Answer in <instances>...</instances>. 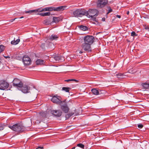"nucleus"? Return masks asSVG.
<instances>
[{
    "instance_id": "nucleus-35",
    "label": "nucleus",
    "mask_w": 149,
    "mask_h": 149,
    "mask_svg": "<svg viewBox=\"0 0 149 149\" xmlns=\"http://www.w3.org/2000/svg\"><path fill=\"white\" fill-rule=\"evenodd\" d=\"M131 36H137V35L134 31H132L131 33Z\"/></svg>"
},
{
    "instance_id": "nucleus-46",
    "label": "nucleus",
    "mask_w": 149,
    "mask_h": 149,
    "mask_svg": "<svg viewBox=\"0 0 149 149\" xmlns=\"http://www.w3.org/2000/svg\"><path fill=\"white\" fill-rule=\"evenodd\" d=\"M38 148L43 149V147L39 146Z\"/></svg>"
},
{
    "instance_id": "nucleus-21",
    "label": "nucleus",
    "mask_w": 149,
    "mask_h": 149,
    "mask_svg": "<svg viewBox=\"0 0 149 149\" xmlns=\"http://www.w3.org/2000/svg\"><path fill=\"white\" fill-rule=\"evenodd\" d=\"M74 114V112H70L68 114H67L65 115L66 120L68 119L71 116L73 115Z\"/></svg>"
},
{
    "instance_id": "nucleus-10",
    "label": "nucleus",
    "mask_w": 149,
    "mask_h": 149,
    "mask_svg": "<svg viewBox=\"0 0 149 149\" xmlns=\"http://www.w3.org/2000/svg\"><path fill=\"white\" fill-rule=\"evenodd\" d=\"M9 84L6 81L2 80L0 81V89L5 90L9 86Z\"/></svg>"
},
{
    "instance_id": "nucleus-32",
    "label": "nucleus",
    "mask_w": 149,
    "mask_h": 149,
    "mask_svg": "<svg viewBox=\"0 0 149 149\" xmlns=\"http://www.w3.org/2000/svg\"><path fill=\"white\" fill-rule=\"evenodd\" d=\"M108 9H109L108 12L107 13L106 15H108L109 13L111 12L112 11V9L111 8V7H108Z\"/></svg>"
},
{
    "instance_id": "nucleus-7",
    "label": "nucleus",
    "mask_w": 149,
    "mask_h": 149,
    "mask_svg": "<svg viewBox=\"0 0 149 149\" xmlns=\"http://www.w3.org/2000/svg\"><path fill=\"white\" fill-rule=\"evenodd\" d=\"M12 83L13 86L17 87L18 89L21 87L23 84L22 82L20 79L17 78H15Z\"/></svg>"
},
{
    "instance_id": "nucleus-50",
    "label": "nucleus",
    "mask_w": 149,
    "mask_h": 149,
    "mask_svg": "<svg viewBox=\"0 0 149 149\" xmlns=\"http://www.w3.org/2000/svg\"><path fill=\"white\" fill-rule=\"evenodd\" d=\"M23 17H23V16H22V17H20L19 18H23Z\"/></svg>"
},
{
    "instance_id": "nucleus-36",
    "label": "nucleus",
    "mask_w": 149,
    "mask_h": 149,
    "mask_svg": "<svg viewBox=\"0 0 149 149\" xmlns=\"http://www.w3.org/2000/svg\"><path fill=\"white\" fill-rule=\"evenodd\" d=\"M42 11H48V7H46L44 8H42Z\"/></svg>"
},
{
    "instance_id": "nucleus-28",
    "label": "nucleus",
    "mask_w": 149,
    "mask_h": 149,
    "mask_svg": "<svg viewBox=\"0 0 149 149\" xmlns=\"http://www.w3.org/2000/svg\"><path fill=\"white\" fill-rule=\"evenodd\" d=\"M34 10L35 11V13H37L38 12H42V8H38V9Z\"/></svg>"
},
{
    "instance_id": "nucleus-9",
    "label": "nucleus",
    "mask_w": 149,
    "mask_h": 149,
    "mask_svg": "<svg viewBox=\"0 0 149 149\" xmlns=\"http://www.w3.org/2000/svg\"><path fill=\"white\" fill-rule=\"evenodd\" d=\"M107 0H97V7L98 8L104 7L108 3Z\"/></svg>"
},
{
    "instance_id": "nucleus-3",
    "label": "nucleus",
    "mask_w": 149,
    "mask_h": 149,
    "mask_svg": "<svg viewBox=\"0 0 149 149\" xmlns=\"http://www.w3.org/2000/svg\"><path fill=\"white\" fill-rule=\"evenodd\" d=\"M86 10L82 8L77 9L74 11L72 14V16L75 17H81L85 15Z\"/></svg>"
},
{
    "instance_id": "nucleus-39",
    "label": "nucleus",
    "mask_w": 149,
    "mask_h": 149,
    "mask_svg": "<svg viewBox=\"0 0 149 149\" xmlns=\"http://www.w3.org/2000/svg\"><path fill=\"white\" fill-rule=\"evenodd\" d=\"M145 29L146 30H148L149 31V26H144Z\"/></svg>"
},
{
    "instance_id": "nucleus-12",
    "label": "nucleus",
    "mask_w": 149,
    "mask_h": 149,
    "mask_svg": "<svg viewBox=\"0 0 149 149\" xmlns=\"http://www.w3.org/2000/svg\"><path fill=\"white\" fill-rule=\"evenodd\" d=\"M30 89L29 86L28 85L23 84L22 86L21 87H20L18 89L21 91L23 93H29Z\"/></svg>"
},
{
    "instance_id": "nucleus-13",
    "label": "nucleus",
    "mask_w": 149,
    "mask_h": 149,
    "mask_svg": "<svg viewBox=\"0 0 149 149\" xmlns=\"http://www.w3.org/2000/svg\"><path fill=\"white\" fill-rule=\"evenodd\" d=\"M50 113L57 117H60L62 113V111L60 110H51L50 111Z\"/></svg>"
},
{
    "instance_id": "nucleus-17",
    "label": "nucleus",
    "mask_w": 149,
    "mask_h": 149,
    "mask_svg": "<svg viewBox=\"0 0 149 149\" xmlns=\"http://www.w3.org/2000/svg\"><path fill=\"white\" fill-rule=\"evenodd\" d=\"M20 41V40L19 39H18L16 40H15V39H14V40L11 41V44L13 45H16L18 44Z\"/></svg>"
},
{
    "instance_id": "nucleus-1",
    "label": "nucleus",
    "mask_w": 149,
    "mask_h": 149,
    "mask_svg": "<svg viewBox=\"0 0 149 149\" xmlns=\"http://www.w3.org/2000/svg\"><path fill=\"white\" fill-rule=\"evenodd\" d=\"M83 42L81 47L82 49L86 52L92 51L91 45L95 41V38L92 36L87 35L83 37Z\"/></svg>"
},
{
    "instance_id": "nucleus-31",
    "label": "nucleus",
    "mask_w": 149,
    "mask_h": 149,
    "mask_svg": "<svg viewBox=\"0 0 149 149\" xmlns=\"http://www.w3.org/2000/svg\"><path fill=\"white\" fill-rule=\"evenodd\" d=\"M40 47L43 50H45V43H42L40 45Z\"/></svg>"
},
{
    "instance_id": "nucleus-15",
    "label": "nucleus",
    "mask_w": 149,
    "mask_h": 149,
    "mask_svg": "<svg viewBox=\"0 0 149 149\" xmlns=\"http://www.w3.org/2000/svg\"><path fill=\"white\" fill-rule=\"evenodd\" d=\"M58 36L54 34L52 35L49 38V39L51 40H56L58 38Z\"/></svg>"
},
{
    "instance_id": "nucleus-27",
    "label": "nucleus",
    "mask_w": 149,
    "mask_h": 149,
    "mask_svg": "<svg viewBox=\"0 0 149 149\" xmlns=\"http://www.w3.org/2000/svg\"><path fill=\"white\" fill-rule=\"evenodd\" d=\"M35 10H30L27 11H25V13L26 14L29 13V14H32L33 13H35Z\"/></svg>"
},
{
    "instance_id": "nucleus-43",
    "label": "nucleus",
    "mask_w": 149,
    "mask_h": 149,
    "mask_svg": "<svg viewBox=\"0 0 149 149\" xmlns=\"http://www.w3.org/2000/svg\"><path fill=\"white\" fill-rule=\"evenodd\" d=\"M4 57L6 58H10V57L9 56H4Z\"/></svg>"
},
{
    "instance_id": "nucleus-23",
    "label": "nucleus",
    "mask_w": 149,
    "mask_h": 149,
    "mask_svg": "<svg viewBox=\"0 0 149 149\" xmlns=\"http://www.w3.org/2000/svg\"><path fill=\"white\" fill-rule=\"evenodd\" d=\"M71 89L70 87H63L62 88V90L66 92L69 93Z\"/></svg>"
},
{
    "instance_id": "nucleus-34",
    "label": "nucleus",
    "mask_w": 149,
    "mask_h": 149,
    "mask_svg": "<svg viewBox=\"0 0 149 149\" xmlns=\"http://www.w3.org/2000/svg\"><path fill=\"white\" fill-rule=\"evenodd\" d=\"M44 16H49L50 15L51 13L50 12L44 13Z\"/></svg>"
},
{
    "instance_id": "nucleus-37",
    "label": "nucleus",
    "mask_w": 149,
    "mask_h": 149,
    "mask_svg": "<svg viewBox=\"0 0 149 149\" xmlns=\"http://www.w3.org/2000/svg\"><path fill=\"white\" fill-rule=\"evenodd\" d=\"M138 127L140 128H142L143 127V125L142 124H140L138 125Z\"/></svg>"
},
{
    "instance_id": "nucleus-4",
    "label": "nucleus",
    "mask_w": 149,
    "mask_h": 149,
    "mask_svg": "<svg viewBox=\"0 0 149 149\" xmlns=\"http://www.w3.org/2000/svg\"><path fill=\"white\" fill-rule=\"evenodd\" d=\"M86 12L85 15L89 18H90L91 17L97 16L98 15L99 13L98 10L95 9H89L88 11L86 10Z\"/></svg>"
},
{
    "instance_id": "nucleus-48",
    "label": "nucleus",
    "mask_w": 149,
    "mask_h": 149,
    "mask_svg": "<svg viewBox=\"0 0 149 149\" xmlns=\"http://www.w3.org/2000/svg\"><path fill=\"white\" fill-rule=\"evenodd\" d=\"M127 14L128 15L129 14V11H127Z\"/></svg>"
},
{
    "instance_id": "nucleus-8",
    "label": "nucleus",
    "mask_w": 149,
    "mask_h": 149,
    "mask_svg": "<svg viewBox=\"0 0 149 149\" xmlns=\"http://www.w3.org/2000/svg\"><path fill=\"white\" fill-rule=\"evenodd\" d=\"M51 101L54 103L59 105L62 102L61 97L58 96L57 95H55L53 96L51 99Z\"/></svg>"
},
{
    "instance_id": "nucleus-38",
    "label": "nucleus",
    "mask_w": 149,
    "mask_h": 149,
    "mask_svg": "<svg viewBox=\"0 0 149 149\" xmlns=\"http://www.w3.org/2000/svg\"><path fill=\"white\" fill-rule=\"evenodd\" d=\"M44 13H38L37 14L41 15L42 16H44Z\"/></svg>"
},
{
    "instance_id": "nucleus-20",
    "label": "nucleus",
    "mask_w": 149,
    "mask_h": 149,
    "mask_svg": "<svg viewBox=\"0 0 149 149\" xmlns=\"http://www.w3.org/2000/svg\"><path fill=\"white\" fill-rule=\"evenodd\" d=\"M92 92L95 95H98L99 94V91L96 89L93 88L91 90Z\"/></svg>"
},
{
    "instance_id": "nucleus-26",
    "label": "nucleus",
    "mask_w": 149,
    "mask_h": 149,
    "mask_svg": "<svg viewBox=\"0 0 149 149\" xmlns=\"http://www.w3.org/2000/svg\"><path fill=\"white\" fill-rule=\"evenodd\" d=\"M116 76L118 78H123L124 75L123 74L118 73L116 74Z\"/></svg>"
},
{
    "instance_id": "nucleus-45",
    "label": "nucleus",
    "mask_w": 149,
    "mask_h": 149,
    "mask_svg": "<svg viewBox=\"0 0 149 149\" xmlns=\"http://www.w3.org/2000/svg\"><path fill=\"white\" fill-rule=\"evenodd\" d=\"M116 17L118 18H120L121 17V16L120 15H116Z\"/></svg>"
},
{
    "instance_id": "nucleus-19",
    "label": "nucleus",
    "mask_w": 149,
    "mask_h": 149,
    "mask_svg": "<svg viewBox=\"0 0 149 149\" xmlns=\"http://www.w3.org/2000/svg\"><path fill=\"white\" fill-rule=\"evenodd\" d=\"M61 20L60 18L59 17H53V20L52 22H55L56 23H58V22Z\"/></svg>"
},
{
    "instance_id": "nucleus-47",
    "label": "nucleus",
    "mask_w": 149,
    "mask_h": 149,
    "mask_svg": "<svg viewBox=\"0 0 149 149\" xmlns=\"http://www.w3.org/2000/svg\"><path fill=\"white\" fill-rule=\"evenodd\" d=\"M83 52L82 51H80L79 52V53H80V54H82L83 53Z\"/></svg>"
},
{
    "instance_id": "nucleus-42",
    "label": "nucleus",
    "mask_w": 149,
    "mask_h": 149,
    "mask_svg": "<svg viewBox=\"0 0 149 149\" xmlns=\"http://www.w3.org/2000/svg\"><path fill=\"white\" fill-rule=\"evenodd\" d=\"M17 19V18H14V19H11V20H10V21L11 22H13L14 20H15V19Z\"/></svg>"
},
{
    "instance_id": "nucleus-30",
    "label": "nucleus",
    "mask_w": 149,
    "mask_h": 149,
    "mask_svg": "<svg viewBox=\"0 0 149 149\" xmlns=\"http://www.w3.org/2000/svg\"><path fill=\"white\" fill-rule=\"evenodd\" d=\"M4 47L5 46L3 45H0V53L3 51Z\"/></svg>"
},
{
    "instance_id": "nucleus-14",
    "label": "nucleus",
    "mask_w": 149,
    "mask_h": 149,
    "mask_svg": "<svg viewBox=\"0 0 149 149\" xmlns=\"http://www.w3.org/2000/svg\"><path fill=\"white\" fill-rule=\"evenodd\" d=\"M54 58L56 61H62L64 60V58L62 56L58 55L54 56Z\"/></svg>"
},
{
    "instance_id": "nucleus-40",
    "label": "nucleus",
    "mask_w": 149,
    "mask_h": 149,
    "mask_svg": "<svg viewBox=\"0 0 149 149\" xmlns=\"http://www.w3.org/2000/svg\"><path fill=\"white\" fill-rule=\"evenodd\" d=\"M4 127L3 126H2L1 125L0 126V131H1L3 130L4 129Z\"/></svg>"
},
{
    "instance_id": "nucleus-29",
    "label": "nucleus",
    "mask_w": 149,
    "mask_h": 149,
    "mask_svg": "<svg viewBox=\"0 0 149 149\" xmlns=\"http://www.w3.org/2000/svg\"><path fill=\"white\" fill-rule=\"evenodd\" d=\"M77 146L82 149H84L85 146L84 145L80 143L78 144L77 145Z\"/></svg>"
},
{
    "instance_id": "nucleus-2",
    "label": "nucleus",
    "mask_w": 149,
    "mask_h": 149,
    "mask_svg": "<svg viewBox=\"0 0 149 149\" xmlns=\"http://www.w3.org/2000/svg\"><path fill=\"white\" fill-rule=\"evenodd\" d=\"M8 127L12 130L18 133L22 132L25 130V127L20 123H15L13 125H9Z\"/></svg>"
},
{
    "instance_id": "nucleus-11",
    "label": "nucleus",
    "mask_w": 149,
    "mask_h": 149,
    "mask_svg": "<svg viewBox=\"0 0 149 149\" xmlns=\"http://www.w3.org/2000/svg\"><path fill=\"white\" fill-rule=\"evenodd\" d=\"M22 60L25 65H29L31 64V60L30 58L27 55H24L23 57Z\"/></svg>"
},
{
    "instance_id": "nucleus-33",
    "label": "nucleus",
    "mask_w": 149,
    "mask_h": 149,
    "mask_svg": "<svg viewBox=\"0 0 149 149\" xmlns=\"http://www.w3.org/2000/svg\"><path fill=\"white\" fill-rule=\"evenodd\" d=\"M91 17L93 20L95 21L96 22H97V21L96 19V16H94V17Z\"/></svg>"
},
{
    "instance_id": "nucleus-5",
    "label": "nucleus",
    "mask_w": 149,
    "mask_h": 149,
    "mask_svg": "<svg viewBox=\"0 0 149 149\" xmlns=\"http://www.w3.org/2000/svg\"><path fill=\"white\" fill-rule=\"evenodd\" d=\"M67 6H61L57 7H48V10L49 11H54L58 12L61 11H63L67 9Z\"/></svg>"
},
{
    "instance_id": "nucleus-44",
    "label": "nucleus",
    "mask_w": 149,
    "mask_h": 149,
    "mask_svg": "<svg viewBox=\"0 0 149 149\" xmlns=\"http://www.w3.org/2000/svg\"><path fill=\"white\" fill-rule=\"evenodd\" d=\"M105 20V18L104 17H103L102 19V21H104Z\"/></svg>"
},
{
    "instance_id": "nucleus-41",
    "label": "nucleus",
    "mask_w": 149,
    "mask_h": 149,
    "mask_svg": "<svg viewBox=\"0 0 149 149\" xmlns=\"http://www.w3.org/2000/svg\"><path fill=\"white\" fill-rule=\"evenodd\" d=\"M44 23H45L46 24H48L49 23L47 22V19H46L44 20Z\"/></svg>"
},
{
    "instance_id": "nucleus-49",
    "label": "nucleus",
    "mask_w": 149,
    "mask_h": 149,
    "mask_svg": "<svg viewBox=\"0 0 149 149\" xmlns=\"http://www.w3.org/2000/svg\"><path fill=\"white\" fill-rule=\"evenodd\" d=\"M75 148H76L75 147H73L71 149H75Z\"/></svg>"
},
{
    "instance_id": "nucleus-25",
    "label": "nucleus",
    "mask_w": 149,
    "mask_h": 149,
    "mask_svg": "<svg viewBox=\"0 0 149 149\" xmlns=\"http://www.w3.org/2000/svg\"><path fill=\"white\" fill-rule=\"evenodd\" d=\"M64 81L67 82H69L70 81H75V82H77L79 81L78 80H76L74 79L65 80H64Z\"/></svg>"
},
{
    "instance_id": "nucleus-16",
    "label": "nucleus",
    "mask_w": 149,
    "mask_h": 149,
    "mask_svg": "<svg viewBox=\"0 0 149 149\" xmlns=\"http://www.w3.org/2000/svg\"><path fill=\"white\" fill-rule=\"evenodd\" d=\"M78 27L81 30L85 31L88 30V28L86 26L81 25L78 26Z\"/></svg>"
},
{
    "instance_id": "nucleus-22",
    "label": "nucleus",
    "mask_w": 149,
    "mask_h": 149,
    "mask_svg": "<svg viewBox=\"0 0 149 149\" xmlns=\"http://www.w3.org/2000/svg\"><path fill=\"white\" fill-rule=\"evenodd\" d=\"M40 116L44 118H46L47 115V112H42L40 113Z\"/></svg>"
},
{
    "instance_id": "nucleus-18",
    "label": "nucleus",
    "mask_w": 149,
    "mask_h": 149,
    "mask_svg": "<svg viewBox=\"0 0 149 149\" xmlns=\"http://www.w3.org/2000/svg\"><path fill=\"white\" fill-rule=\"evenodd\" d=\"M36 63L37 65H41L44 64V61L41 59H38L36 61Z\"/></svg>"
},
{
    "instance_id": "nucleus-6",
    "label": "nucleus",
    "mask_w": 149,
    "mask_h": 149,
    "mask_svg": "<svg viewBox=\"0 0 149 149\" xmlns=\"http://www.w3.org/2000/svg\"><path fill=\"white\" fill-rule=\"evenodd\" d=\"M60 108L61 110L65 113H67L69 111V108L65 100L62 102L60 104Z\"/></svg>"
},
{
    "instance_id": "nucleus-24",
    "label": "nucleus",
    "mask_w": 149,
    "mask_h": 149,
    "mask_svg": "<svg viewBox=\"0 0 149 149\" xmlns=\"http://www.w3.org/2000/svg\"><path fill=\"white\" fill-rule=\"evenodd\" d=\"M141 85L144 88L149 89V84L143 83H142Z\"/></svg>"
}]
</instances>
